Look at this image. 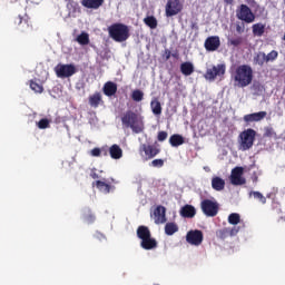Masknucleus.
<instances>
[{
	"mask_svg": "<svg viewBox=\"0 0 285 285\" xmlns=\"http://www.w3.org/2000/svg\"><path fill=\"white\" fill-rule=\"evenodd\" d=\"M253 67L249 65H239L233 75L235 83L238 88H246L253 83Z\"/></svg>",
	"mask_w": 285,
	"mask_h": 285,
	"instance_id": "f257e3e1",
	"label": "nucleus"
},
{
	"mask_svg": "<svg viewBox=\"0 0 285 285\" xmlns=\"http://www.w3.org/2000/svg\"><path fill=\"white\" fill-rule=\"evenodd\" d=\"M107 31L110 39L117 43H124V41H128V39H130V28L121 22L110 24L107 28Z\"/></svg>",
	"mask_w": 285,
	"mask_h": 285,
	"instance_id": "f03ea898",
	"label": "nucleus"
},
{
	"mask_svg": "<svg viewBox=\"0 0 285 285\" xmlns=\"http://www.w3.org/2000/svg\"><path fill=\"white\" fill-rule=\"evenodd\" d=\"M136 235L140 239V248H144V250H154V248H157V239L153 238L150 228L147 226H138Z\"/></svg>",
	"mask_w": 285,
	"mask_h": 285,
	"instance_id": "7ed1b4c3",
	"label": "nucleus"
},
{
	"mask_svg": "<svg viewBox=\"0 0 285 285\" xmlns=\"http://www.w3.org/2000/svg\"><path fill=\"white\" fill-rule=\"evenodd\" d=\"M139 116L132 110H128L121 117V122L125 128H131L132 132H144V124H139Z\"/></svg>",
	"mask_w": 285,
	"mask_h": 285,
	"instance_id": "20e7f679",
	"label": "nucleus"
},
{
	"mask_svg": "<svg viewBox=\"0 0 285 285\" xmlns=\"http://www.w3.org/2000/svg\"><path fill=\"white\" fill-rule=\"evenodd\" d=\"M255 137H257V131L255 129L248 128L243 130L238 136L239 150H250V148L255 146Z\"/></svg>",
	"mask_w": 285,
	"mask_h": 285,
	"instance_id": "39448f33",
	"label": "nucleus"
},
{
	"mask_svg": "<svg viewBox=\"0 0 285 285\" xmlns=\"http://www.w3.org/2000/svg\"><path fill=\"white\" fill-rule=\"evenodd\" d=\"M200 208L206 217H217V213H219V203L212 199H204L200 203Z\"/></svg>",
	"mask_w": 285,
	"mask_h": 285,
	"instance_id": "423d86ee",
	"label": "nucleus"
},
{
	"mask_svg": "<svg viewBox=\"0 0 285 285\" xmlns=\"http://www.w3.org/2000/svg\"><path fill=\"white\" fill-rule=\"evenodd\" d=\"M55 72L59 79H68L69 77H72V75H77V67L75 65H62L58 63L55 67Z\"/></svg>",
	"mask_w": 285,
	"mask_h": 285,
	"instance_id": "0eeeda50",
	"label": "nucleus"
},
{
	"mask_svg": "<svg viewBox=\"0 0 285 285\" xmlns=\"http://www.w3.org/2000/svg\"><path fill=\"white\" fill-rule=\"evenodd\" d=\"M236 17L239 21H245V23H253L255 21V13L246 4H240L239 9L236 11Z\"/></svg>",
	"mask_w": 285,
	"mask_h": 285,
	"instance_id": "6e6552de",
	"label": "nucleus"
},
{
	"mask_svg": "<svg viewBox=\"0 0 285 285\" xmlns=\"http://www.w3.org/2000/svg\"><path fill=\"white\" fill-rule=\"evenodd\" d=\"M186 242L190 244V246H202L204 242V232L199 229H191L186 234Z\"/></svg>",
	"mask_w": 285,
	"mask_h": 285,
	"instance_id": "1a4fd4ad",
	"label": "nucleus"
},
{
	"mask_svg": "<svg viewBox=\"0 0 285 285\" xmlns=\"http://www.w3.org/2000/svg\"><path fill=\"white\" fill-rule=\"evenodd\" d=\"M223 75H226V66L217 65L210 69H207L205 73V79H207L208 81H215L217 77H222Z\"/></svg>",
	"mask_w": 285,
	"mask_h": 285,
	"instance_id": "9d476101",
	"label": "nucleus"
},
{
	"mask_svg": "<svg viewBox=\"0 0 285 285\" xmlns=\"http://www.w3.org/2000/svg\"><path fill=\"white\" fill-rule=\"evenodd\" d=\"M165 10L166 17H175L184 10V6L179 0H168Z\"/></svg>",
	"mask_w": 285,
	"mask_h": 285,
	"instance_id": "9b49d317",
	"label": "nucleus"
},
{
	"mask_svg": "<svg viewBox=\"0 0 285 285\" xmlns=\"http://www.w3.org/2000/svg\"><path fill=\"white\" fill-rule=\"evenodd\" d=\"M244 167H235L232 170L230 183L233 186H244L246 184V178L243 177Z\"/></svg>",
	"mask_w": 285,
	"mask_h": 285,
	"instance_id": "f8f14e48",
	"label": "nucleus"
},
{
	"mask_svg": "<svg viewBox=\"0 0 285 285\" xmlns=\"http://www.w3.org/2000/svg\"><path fill=\"white\" fill-rule=\"evenodd\" d=\"M140 153H145L146 160H148V159H155V157H157V155L161 153V149H159L155 145L142 144L140 146Z\"/></svg>",
	"mask_w": 285,
	"mask_h": 285,
	"instance_id": "ddd939ff",
	"label": "nucleus"
},
{
	"mask_svg": "<svg viewBox=\"0 0 285 285\" xmlns=\"http://www.w3.org/2000/svg\"><path fill=\"white\" fill-rule=\"evenodd\" d=\"M222 46V41L219 40V36H212L205 40V49L207 52H215Z\"/></svg>",
	"mask_w": 285,
	"mask_h": 285,
	"instance_id": "4468645a",
	"label": "nucleus"
},
{
	"mask_svg": "<svg viewBox=\"0 0 285 285\" xmlns=\"http://www.w3.org/2000/svg\"><path fill=\"white\" fill-rule=\"evenodd\" d=\"M94 186H96L100 193H104V195H108L111 190H115V186H112L110 180H107L106 178L102 180H96Z\"/></svg>",
	"mask_w": 285,
	"mask_h": 285,
	"instance_id": "2eb2a0df",
	"label": "nucleus"
},
{
	"mask_svg": "<svg viewBox=\"0 0 285 285\" xmlns=\"http://www.w3.org/2000/svg\"><path fill=\"white\" fill-rule=\"evenodd\" d=\"M155 224H166V207L159 205L154 209Z\"/></svg>",
	"mask_w": 285,
	"mask_h": 285,
	"instance_id": "dca6fc26",
	"label": "nucleus"
},
{
	"mask_svg": "<svg viewBox=\"0 0 285 285\" xmlns=\"http://www.w3.org/2000/svg\"><path fill=\"white\" fill-rule=\"evenodd\" d=\"M268 114L266 111H258L254 114H247L244 116V121L246 124H253V121H262V119H266Z\"/></svg>",
	"mask_w": 285,
	"mask_h": 285,
	"instance_id": "f3484780",
	"label": "nucleus"
},
{
	"mask_svg": "<svg viewBox=\"0 0 285 285\" xmlns=\"http://www.w3.org/2000/svg\"><path fill=\"white\" fill-rule=\"evenodd\" d=\"M13 23L20 32H28V30H30V23L28 22V19H23L21 16H17L13 20Z\"/></svg>",
	"mask_w": 285,
	"mask_h": 285,
	"instance_id": "a211bd4d",
	"label": "nucleus"
},
{
	"mask_svg": "<svg viewBox=\"0 0 285 285\" xmlns=\"http://www.w3.org/2000/svg\"><path fill=\"white\" fill-rule=\"evenodd\" d=\"M88 101H89V106L91 108H97L98 106H104V96L101 95V92L96 91L89 96Z\"/></svg>",
	"mask_w": 285,
	"mask_h": 285,
	"instance_id": "6ab92c4d",
	"label": "nucleus"
},
{
	"mask_svg": "<svg viewBox=\"0 0 285 285\" xmlns=\"http://www.w3.org/2000/svg\"><path fill=\"white\" fill-rule=\"evenodd\" d=\"M102 92L106 97H115L117 95V83L114 81L105 82Z\"/></svg>",
	"mask_w": 285,
	"mask_h": 285,
	"instance_id": "aec40b11",
	"label": "nucleus"
},
{
	"mask_svg": "<svg viewBox=\"0 0 285 285\" xmlns=\"http://www.w3.org/2000/svg\"><path fill=\"white\" fill-rule=\"evenodd\" d=\"M180 215L185 217V219H193L197 215V209L193 205H185L180 208Z\"/></svg>",
	"mask_w": 285,
	"mask_h": 285,
	"instance_id": "412c9836",
	"label": "nucleus"
},
{
	"mask_svg": "<svg viewBox=\"0 0 285 285\" xmlns=\"http://www.w3.org/2000/svg\"><path fill=\"white\" fill-rule=\"evenodd\" d=\"M81 6L89 10H99L104 6V0H81Z\"/></svg>",
	"mask_w": 285,
	"mask_h": 285,
	"instance_id": "4be33fe9",
	"label": "nucleus"
},
{
	"mask_svg": "<svg viewBox=\"0 0 285 285\" xmlns=\"http://www.w3.org/2000/svg\"><path fill=\"white\" fill-rule=\"evenodd\" d=\"M212 188L214 190H217L218 193L224 190V188H226V180H224L223 178H220L219 176H215L212 179Z\"/></svg>",
	"mask_w": 285,
	"mask_h": 285,
	"instance_id": "5701e85b",
	"label": "nucleus"
},
{
	"mask_svg": "<svg viewBox=\"0 0 285 285\" xmlns=\"http://www.w3.org/2000/svg\"><path fill=\"white\" fill-rule=\"evenodd\" d=\"M186 140L184 139V136L179 134H174L169 138V144L173 146V148H178V146H184Z\"/></svg>",
	"mask_w": 285,
	"mask_h": 285,
	"instance_id": "b1692460",
	"label": "nucleus"
},
{
	"mask_svg": "<svg viewBox=\"0 0 285 285\" xmlns=\"http://www.w3.org/2000/svg\"><path fill=\"white\" fill-rule=\"evenodd\" d=\"M180 72L181 75H185V77H190L193 72H195V66H193V62L186 61L180 65Z\"/></svg>",
	"mask_w": 285,
	"mask_h": 285,
	"instance_id": "393cba45",
	"label": "nucleus"
},
{
	"mask_svg": "<svg viewBox=\"0 0 285 285\" xmlns=\"http://www.w3.org/2000/svg\"><path fill=\"white\" fill-rule=\"evenodd\" d=\"M227 46H232L233 48H239V46H244V37L242 36L228 37Z\"/></svg>",
	"mask_w": 285,
	"mask_h": 285,
	"instance_id": "a878e982",
	"label": "nucleus"
},
{
	"mask_svg": "<svg viewBox=\"0 0 285 285\" xmlns=\"http://www.w3.org/2000/svg\"><path fill=\"white\" fill-rule=\"evenodd\" d=\"M109 155L111 159H121V157H124V150L121 147H119V145H112L109 148Z\"/></svg>",
	"mask_w": 285,
	"mask_h": 285,
	"instance_id": "bb28decb",
	"label": "nucleus"
},
{
	"mask_svg": "<svg viewBox=\"0 0 285 285\" xmlns=\"http://www.w3.org/2000/svg\"><path fill=\"white\" fill-rule=\"evenodd\" d=\"M252 30L255 37H263L266 30V26L263 23H255L253 24Z\"/></svg>",
	"mask_w": 285,
	"mask_h": 285,
	"instance_id": "cd10ccee",
	"label": "nucleus"
},
{
	"mask_svg": "<svg viewBox=\"0 0 285 285\" xmlns=\"http://www.w3.org/2000/svg\"><path fill=\"white\" fill-rule=\"evenodd\" d=\"M179 232V226L176 223H167L165 225V234L168 236L175 235Z\"/></svg>",
	"mask_w": 285,
	"mask_h": 285,
	"instance_id": "c85d7f7f",
	"label": "nucleus"
},
{
	"mask_svg": "<svg viewBox=\"0 0 285 285\" xmlns=\"http://www.w3.org/2000/svg\"><path fill=\"white\" fill-rule=\"evenodd\" d=\"M150 108L153 115H156V117H159V115H161V102H159V100H151Z\"/></svg>",
	"mask_w": 285,
	"mask_h": 285,
	"instance_id": "c756f323",
	"label": "nucleus"
},
{
	"mask_svg": "<svg viewBox=\"0 0 285 285\" xmlns=\"http://www.w3.org/2000/svg\"><path fill=\"white\" fill-rule=\"evenodd\" d=\"M76 41L80 46H88V43H90V36L86 32H82L76 38Z\"/></svg>",
	"mask_w": 285,
	"mask_h": 285,
	"instance_id": "7c9ffc66",
	"label": "nucleus"
},
{
	"mask_svg": "<svg viewBox=\"0 0 285 285\" xmlns=\"http://www.w3.org/2000/svg\"><path fill=\"white\" fill-rule=\"evenodd\" d=\"M91 157H108V149L96 147L90 151Z\"/></svg>",
	"mask_w": 285,
	"mask_h": 285,
	"instance_id": "2f4dec72",
	"label": "nucleus"
},
{
	"mask_svg": "<svg viewBox=\"0 0 285 285\" xmlns=\"http://www.w3.org/2000/svg\"><path fill=\"white\" fill-rule=\"evenodd\" d=\"M144 23H146L151 30H155V28H157V18L148 16L144 19Z\"/></svg>",
	"mask_w": 285,
	"mask_h": 285,
	"instance_id": "473e14b6",
	"label": "nucleus"
},
{
	"mask_svg": "<svg viewBox=\"0 0 285 285\" xmlns=\"http://www.w3.org/2000/svg\"><path fill=\"white\" fill-rule=\"evenodd\" d=\"M254 63L256 66H264V63H266V53L265 52H258L254 57Z\"/></svg>",
	"mask_w": 285,
	"mask_h": 285,
	"instance_id": "72a5a7b5",
	"label": "nucleus"
},
{
	"mask_svg": "<svg viewBox=\"0 0 285 285\" xmlns=\"http://www.w3.org/2000/svg\"><path fill=\"white\" fill-rule=\"evenodd\" d=\"M29 86H30L31 90H33V92H38L39 95H41V92H43V85H40L39 82H37L35 80H30Z\"/></svg>",
	"mask_w": 285,
	"mask_h": 285,
	"instance_id": "f704fd0d",
	"label": "nucleus"
},
{
	"mask_svg": "<svg viewBox=\"0 0 285 285\" xmlns=\"http://www.w3.org/2000/svg\"><path fill=\"white\" fill-rule=\"evenodd\" d=\"M131 99L136 102L144 101V91H141V89L134 90L131 92Z\"/></svg>",
	"mask_w": 285,
	"mask_h": 285,
	"instance_id": "c9c22d12",
	"label": "nucleus"
},
{
	"mask_svg": "<svg viewBox=\"0 0 285 285\" xmlns=\"http://www.w3.org/2000/svg\"><path fill=\"white\" fill-rule=\"evenodd\" d=\"M217 237L219 239H226L228 237H230V228L228 227H225L223 229H219L217 233H216Z\"/></svg>",
	"mask_w": 285,
	"mask_h": 285,
	"instance_id": "e433bc0d",
	"label": "nucleus"
},
{
	"mask_svg": "<svg viewBox=\"0 0 285 285\" xmlns=\"http://www.w3.org/2000/svg\"><path fill=\"white\" fill-rule=\"evenodd\" d=\"M249 197H254V199H258V202H261V204H266V198L263 193L250 191Z\"/></svg>",
	"mask_w": 285,
	"mask_h": 285,
	"instance_id": "4c0bfd02",
	"label": "nucleus"
},
{
	"mask_svg": "<svg viewBox=\"0 0 285 285\" xmlns=\"http://www.w3.org/2000/svg\"><path fill=\"white\" fill-rule=\"evenodd\" d=\"M240 222V216L237 213H233L228 216V224H232L233 226H237Z\"/></svg>",
	"mask_w": 285,
	"mask_h": 285,
	"instance_id": "58836bf2",
	"label": "nucleus"
},
{
	"mask_svg": "<svg viewBox=\"0 0 285 285\" xmlns=\"http://www.w3.org/2000/svg\"><path fill=\"white\" fill-rule=\"evenodd\" d=\"M37 126L40 130H46V128H50V120L48 118H42L37 122Z\"/></svg>",
	"mask_w": 285,
	"mask_h": 285,
	"instance_id": "ea45409f",
	"label": "nucleus"
},
{
	"mask_svg": "<svg viewBox=\"0 0 285 285\" xmlns=\"http://www.w3.org/2000/svg\"><path fill=\"white\" fill-rule=\"evenodd\" d=\"M277 57H279V53L276 50H272L268 55H265L266 63H268V61H275Z\"/></svg>",
	"mask_w": 285,
	"mask_h": 285,
	"instance_id": "a19ab883",
	"label": "nucleus"
},
{
	"mask_svg": "<svg viewBox=\"0 0 285 285\" xmlns=\"http://www.w3.org/2000/svg\"><path fill=\"white\" fill-rule=\"evenodd\" d=\"M264 137H277V132H275V129H273V127H265Z\"/></svg>",
	"mask_w": 285,
	"mask_h": 285,
	"instance_id": "79ce46f5",
	"label": "nucleus"
},
{
	"mask_svg": "<svg viewBox=\"0 0 285 285\" xmlns=\"http://www.w3.org/2000/svg\"><path fill=\"white\" fill-rule=\"evenodd\" d=\"M67 8L68 10H70L71 12H77V2H75V0H67Z\"/></svg>",
	"mask_w": 285,
	"mask_h": 285,
	"instance_id": "37998d69",
	"label": "nucleus"
},
{
	"mask_svg": "<svg viewBox=\"0 0 285 285\" xmlns=\"http://www.w3.org/2000/svg\"><path fill=\"white\" fill-rule=\"evenodd\" d=\"M150 166H153V168H163L164 166V159H154L151 163H150Z\"/></svg>",
	"mask_w": 285,
	"mask_h": 285,
	"instance_id": "c03bdc74",
	"label": "nucleus"
},
{
	"mask_svg": "<svg viewBox=\"0 0 285 285\" xmlns=\"http://www.w3.org/2000/svg\"><path fill=\"white\" fill-rule=\"evenodd\" d=\"M83 219L87 222V224H92L95 222V214L88 210V214L83 216Z\"/></svg>",
	"mask_w": 285,
	"mask_h": 285,
	"instance_id": "a18cd8bd",
	"label": "nucleus"
},
{
	"mask_svg": "<svg viewBox=\"0 0 285 285\" xmlns=\"http://www.w3.org/2000/svg\"><path fill=\"white\" fill-rule=\"evenodd\" d=\"M158 141H166L168 139V132L166 131H159L157 136Z\"/></svg>",
	"mask_w": 285,
	"mask_h": 285,
	"instance_id": "49530a36",
	"label": "nucleus"
},
{
	"mask_svg": "<svg viewBox=\"0 0 285 285\" xmlns=\"http://www.w3.org/2000/svg\"><path fill=\"white\" fill-rule=\"evenodd\" d=\"M245 30H246V27L244 26V23H242V24L237 23L236 24V32L238 35H244Z\"/></svg>",
	"mask_w": 285,
	"mask_h": 285,
	"instance_id": "de8ad7c7",
	"label": "nucleus"
},
{
	"mask_svg": "<svg viewBox=\"0 0 285 285\" xmlns=\"http://www.w3.org/2000/svg\"><path fill=\"white\" fill-rule=\"evenodd\" d=\"M239 233V227L229 228V237H235Z\"/></svg>",
	"mask_w": 285,
	"mask_h": 285,
	"instance_id": "09e8293b",
	"label": "nucleus"
},
{
	"mask_svg": "<svg viewBox=\"0 0 285 285\" xmlns=\"http://www.w3.org/2000/svg\"><path fill=\"white\" fill-rule=\"evenodd\" d=\"M163 57H165V60L168 61L171 57V52L169 49H165Z\"/></svg>",
	"mask_w": 285,
	"mask_h": 285,
	"instance_id": "8fccbe9b",
	"label": "nucleus"
},
{
	"mask_svg": "<svg viewBox=\"0 0 285 285\" xmlns=\"http://www.w3.org/2000/svg\"><path fill=\"white\" fill-rule=\"evenodd\" d=\"M90 177L92 179H99V174H97L96 171H91Z\"/></svg>",
	"mask_w": 285,
	"mask_h": 285,
	"instance_id": "3c124183",
	"label": "nucleus"
},
{
	"mask_svg": "<svg viewBox=\"0 0 285 285\" xmlns=\"http://www.w3.org/2000/svg\"><path fill=\"white\" fill-rule=\"evenodd\" d=\"M226 3H227V6H233V3H235V0H224Z\"/></svg>",
	"mask_w": 285,
	"mask_h": 285,
	"instance_id": "603ef678",
	"label": "nucleus"
},
{
	"mask_svg": "<svg viewBox=\"0 0 285 285\" xmlns=\"http://www.w3.org/2000/svg\"><path fill=\"white\" fill-rule=\"evenodd\" d=\"M171 57H174L175 59H177V57H179V55L176 52V53H171Z\"/></svg>",
	"mask_w": 285,
	"mask_h": 285,
	"instance_id": "864d4df0",
	"label": "nucleus"
},
{
	"mask_svg": "<svg viewBox=\"0 0 285 285\" xmlns=\"http://www.w3.org/2000/svg\"><path fill=\"white\" fill-rule=\"evenodd\" d=\"M111 181L115 183V178H111Z\"/></svg>",
	"mask_w": 285,
	"mask_h": 285,
	"instance_id": "5fc2aeb1",
	"label": "nucleus"
},
{
	"mask_svg": "<svg viewBox=\"0 0 285 285\" xmlns=\"http://www.w3.org/2000/svg\"><path fill=\"white\" fill-rule=\"evenodd\" d=\"M255 181H257V177H255Z\"/></svg>",
	"mask_w": 285,
	"mask_h": 285,
	"instance_id": "6e6d98bb",
	"label": "nucleus"
}]
</instances>
